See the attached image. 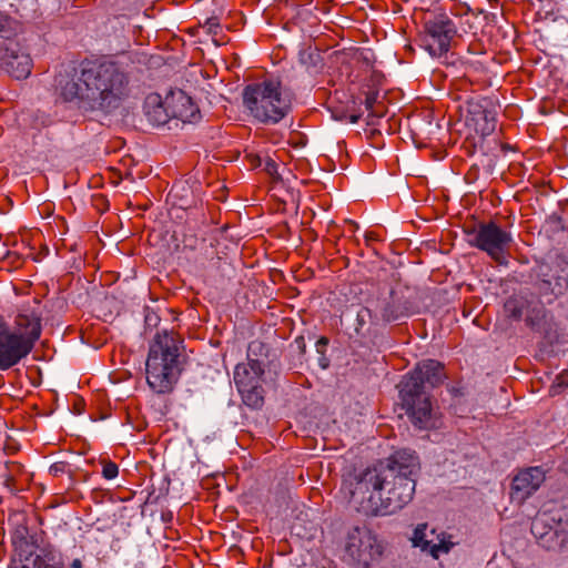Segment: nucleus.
Returning <instances> with one entry per match:
<instances>
[{"label":"nucleus","instance_id":"6e6552de","mask_svg":"<svg viewBox=\"0 0 568 568\" xmlns=\"http://www.w3.org/2000/svg\"><path fill=\"white\" fill-rule=\"evenodd\" d=\"M469 244L487 253L495 262H506L507 253L513 243L511 233L503 230L497 223L490 221L479 223L476 227L466 231Z\"/></svg>","mask_w":568,"mask_h":568},{"label":"nucleus","instance_id":"aec40b11","mask_svg":"<svg viewBox=\"0 0 568 568\" xmlns=\"http://www.w3.org/2000/svg\"><path fill=\"white\" fill-rule=\"evenodd\" d=\"M413 312H410L406 307H400L399 305H396L395 303H388L382 312V317L386 322H393L397 321L403 316H408Z\"/></svg>","mask_w":568,"mask_h":568},{"label":"nucleus","instance_id":"423d86ee","mask_svg":"<svg viewBox=\"0 0 568 568\" xmlns=\"http://www.w3.org/2000/svg\"><path fill=\"white\" fill-rule=\"evenodd\" d=\"M243 103L250 114L262 123H277L288 112L290 99L282 93L281 83L264 80L247 85L243 92Z\"/></svg>","mask_w":568,"mask_h":568},{"label":"nucleus","instance_id":"f257e3e1","mask_svg":"<svg viewBox=\"0 0 568 568\" xmlns=\"http://www.w3.org/2000/svg\"><path fill=\"white\" fill-rule=\"evenodd\" d=\"M418 470L415 452L400 449L386 464L349 475L343 487L357 511L366 516H388L412 500Z\"/></svg>","mask_w":568,"mask_h":568},{"label":"nucleus","instance_id":"39448f33","mask_svg":"<svg viewBox=\"0 0 568 568\" xmlns=\"http://www.w3.org/2000/svg\"><path fill=\"white\" fill-rule=\"evenodd\" d=\"M40 334V318L34 314H19L13 328L0 315V371H8L27 357Z\"/></svg>","mask_w":568,"mask_h":568},{"label":"nucleus","instance_id":"5701e85b","mask_svg":"<svg viewBox=\"0 0 568 568\" xmlns=\"http://www.w3.org/2000/svg\"><path fill=\"white\" fill-rule=\"evenodd\" d=\"M372 321V312L368 307H362L356 315L355 331L361 333L367 322Z\"/></svg>","mask_w":568,"mask_h":568},{"label":"nucleus","instance_id":"9d476101","mask_svg":"<svg viewBox=\"0 0 568 568\" xmlns=\"http://www.w3.org/2000/svg\"><path fill=\"white\" fill-rule=\"evenodd\" d=\"M423 47L432 57H442L448 52L450 42L457 33L456 26L446 13H438L425 21Z\"/></svg>","mask_w":568,"mask_h":568},{"label":"nucleus","instance_id":"ddd939ff","mask_svg":"<svg viewBox=\"0 0 568 568\" xmlns=\"http://www.w3.org/2000/svg\"><path fill=\"white\" fill-rule=\"evenodd\" d=\"M541 524L540 519H535L531 525V531L538 538L539 544L548 550L568 551V514L565 519L559 518L555 529L550 528L545 532H539Z\"/></svg>","mask_w":568,"mask_h":568},{"label":"nucleus","instance_id":"7ed1b4c3","mask_svg":"<svg viewBox=\"0 0 568 568\" xmlns=\"http://www.w3.org/2000/svg\"><path fill=\"white\" fill-rule=\"evenodd\" d=\"M446 379L444 365L435 359H426L405 375L399 384L403 405L415 426L420 429L436 427L432 403L426 395V386L437 387Z\"/></svg>","mask_w":568,"mask_h":568},{"label":"nucleus","instance_id":"0eeeda50","mask_svg":"<svg viewBox=\"0 0 568 568\" xmlns=\"http://www.w3.org/2000/svg\"><path fill=\"white\" fill-rule=\"evenodd\" d=\"M343 559L349 565L368 568L384 554V545L366 525L349 527L343 539Z\"/></svg>","mask_w":568,"mask_h":568},{"label":"nucleus","instance_id":"412c9836","mask_svg":"<svg viewBox=\"0 0 568 568\" xmlns=\"http://www.w3.org/2000/svg\"><path fill=\"white\" fill-rule=\"evenodd\" d=\"M505 312L508 316L519 320L524 313V302L517 297H510L504 305Z\"/></svg>","mask_w":568,"mask_h":568},{"label":"nucleus","instance_id":"dca6fc26","mask_svg":"<svg viewBox=\"0 0 568 568\" xmlns=\"http://www.w3.org/2000/svg\"><path fill=\"white\" fill-rule=\"evenodd\" d=\"M144 113L148 121L156 126L164 125L171 119L170 109L158 93H151L144 101Z\"/></svg>","mask_w":568,"mask_h":568},{"label":"nucleus","instance_id":"393cba45","mask_svg":"<svg viewBox=\"0 0 568 568\" xmlns=\"http://www.w3.org/2000/svg\"><path fill=\"white\" fill-rule=\"evenodd\" d=\"M70 568H82V561L79 558H75L70 564Z\"/></svg>","mask_w":568,"mask_h":568},{"label":"nucleus","instance_id":"a878e982","mask_svg":"<svg viewBox=\"0 0 568 568\" xmlns=\"http://www.w3.org/2000/svg\"><path fill=\"white\" fill-rule=\"evenodd\" d=\"M328 341L326 337H321L318 341H317V349L320 351V348L323 346L325 347L327 345Z\"/></svg>","mask_w":568,"mask_h":568},{"label":"nucleus","instance_id":"20e7f679","mask_svg":"<svg viewBox=\"0 0 568 568\" xmlns=\"http://www.w3.org/2000/svg\"><path fill=\"white\" fill-rule=\"evenodd\" d=\"M183 339L173 331L158 332L145 362L146 382L158 394L173 390L182 372Z\"/></svg>","mask_w":568,"mask_h":568},{"label":"nucleus","instance_id":"cd10ccee","mask_svg":"<svg viewBox=\"0 0 568 568\" xmlns=\"http://www.w3.org/2000/svg\"><path fill=\"white\" fill-rule=\"evenodd\" d=\"M274 165H275L274 162L267 164V166H274Z\"/></svg>","mask_w":568,"mask_h":568},{"label":"nucleus","instance_id":"9b49d317","mask_svg":"<svg viewBox=\"0 0 568 568\" xmlns=\"http://www.w3.org/2000/svg\"><path fill=\"white\" fill-rule=\"evenodd\" d=\"M412 542L423 551H428L436 559L439 558L440 554H447L454 546L450 536L436 534L434 529L427 532V524H419L415 528Z\"/></svg>","mask_w":568,"mask_h":568},{"label":"nucleus","instance_id":"f8f14e48","mask_svg":"<svg viewBox=\"0 0 568 568\" xmlns=\"http://www.w3.org/2000/svg\"><path fill=\"white\" fill-rule=\"evenodd\" d=\"M545 471L541 467H529L519 471L513 479L510 498L517 504H523L545 480Z\"/></svg>","mask_w":568,"mask_h":568},{"label":"nucleus","instance_id":"1a4fd4ad","mask_svg":"<svg viewBox=\"0 0 568 568\" xmlns=\"http://www.w3.org/2000/svg\"><path fill=\"white\" fill-rule=\"evenodd\" d=\"M263 364L248 358L234 368V383L243 403L251 408H261L264 404Z\"/></svg>","mask_w":568,"mask_h":568},{"label":"nucleus","instance_id":"6ab92c4d","mask_svg":"<svg viewBox=\"0 0 568 568\" xmlns=\"http://www.w3.org/2000/svg\"><path fill=\"white\" fill-rule=\"evenodd\" d=\"M20 30V23L0 10V37L10 39Z\"/></svg>","mask_w":568,"mask_h":568},{"label":"nucleus","instance_id":"b1692460","mask_svg":"<svg viewBox=\"0 0 568 568\" xmlns=\"http://www.w3.org/2000/svg\"><path fill=\"white\" fill-rule=\"evenodd\" d=\"M102 476L106 480L114 479L119 475V467L111 460H102Z\"/></svg>","mask_w":568,"mask_h":568},{"label":"nucleus","instance_id":"4468645a","mask_svg":"<svg viewBox=\"0 0 568 568\" xmlns=\"http://www.w3.org/2000/svg\"><path fill=\"white\" fill-rule=\"evenodd\" d=\"M165 103L170 109L171 119H179L183 123H187L200 118L197 105L182 90L171 91L165 98Z\"/></svg>","mask_w":568,"mask_h":568},{"label":"nucleus","instance_id":"f03ea898","mask_svg":"<svg viewBox=\"0 0 568 568\" xmlns=\"http://www.w3.org/2000/svg\"><path fill=\"white\" fill-rule=\"evenodd\" d=\"M59 93L80 110L112 113L130 95V79L121 64L112 60L88 62L80 74L59 81Z\"/></svg>","mask_w":568,"mask_h":568},{"label":"nucleus","instance_id":"bb28decb","mask_svg":"<svg viewBox=\"0 0 568 568\" xmlns=\"http://www.w3.org/2000/svg\"><path fill=\"white\" fill-rule=\"evenodd\" d=\"M357 120H358V116H356V115H352V116H351V122H352V123H356V122H357Z\"/></svg>","mask_w":568,"mask_h":568},{"label":"nucleus","instance_id":"f3484780","mask_svg":"<svg viewBox=\"0 0 568 568\" xmlns=\"http://www.w3.org/2000/svg\"><path fill=\"white\" fill-rule=\"evenodd\" d=\"M10 568H62V564L54 549L41 548L27 557L23 564Z\"/></svg>","mask_w":568,"mask_h":568},{"label":"nucleus","instance_id":"a211bd4d","mask_svg":"<svg viewBox=\"0 0 568 568\" xmlns=\"http://www.w3.org/2000/svg\"><path fill=\"white\" fill-rule=\"evenodd\" d=\"M470 121L474 122L475 131L481 136H488L496 130V113L491 110H473Z\"/></svg>","mask_w":568,"mask_h":568},{"label":"nucleus","instance_id":"2eb2a0df","mask_svg":"<svg viewBox=\"0 0 568 568\" xmlns=\"http://www.w3.org/2000/svg\"><path fill=\"white\" fill-rule=\"evenodd\" d=\"M0 64L18 80L28 78L32 70L31 57L18 48H4L0 54Z\"/></svg>","mask_w":568,"mask_h":568},{"label":"nucleus","instance_id":"4be33fe9","mask_svg":"<svg viewBox=\"0 0 568 568\" xmlns=\"http://www.w3.org/2000/svg\"><path fill=\"white\" fill-rule=\"evenodd\" d=\"M568 386V368L562 371L560 374L556 376L552 385L550 386L549 393L555 396L558 395L561 389Z\"/></svg>","mask_w":568,"mask_h":568}]
</instances>
